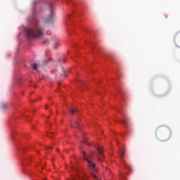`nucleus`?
I'll return each mask as SVG.
<instances>
[{
	"instance_id": "f257e3e1",
	"label": "nucleus",
	"mask_w": 180,
	"mask_h": 180,
	"mask_svg": "<svg viewBox=\"0 0 180 180\" xmlns=\"http://www.w3.org/2000/svg\"><path fill=\"white\" fill-rule=\"evenodd\" d=\"M28 22H30V23H34L32 27L25 29V33L28 39H37L44 34V29L40 26L37 18H36L34 15L30 17Z\"/></svg>"
},
{
	"instance_id": "f03ea898",
	"label": "nucleus",
	"mask_w": 180,
	"mask_h": 180,
	"mask_svg": "<svg viewBox=\"0 0 180 180\" xmlns=\"http://www.w3.org/2000/svg\"><path fill=\"white\" fill-rule=\"evenodd\" d=\"M172 133L169 129L159 127L156 129L155 136L160 141H167L171 139Z\"/></svg>"
},
{
	"instance_id": "7ed1b4c3",
	"label": "nucleus",
	"mask_w": 180,
	"mask_h": 180,
	"mask_svg": "<svg viewBox=\"0 0 180 180\" xmlns=\"http://www.w3.org/2000/svg\"><path fill=\"white\" fill-rule=\"evenodd\" d=\"M53 19H54V13L53 12V8H51V15L46 18L45 21L47 22H53Z\"/></svg>"
},
{
	"instance_id": "20e7f679",
	"label": "nucleus",
	"mask_w": 180,
	"mask_h": 180,
	"mask_svg": "<svg viewBox=\"0 0 180 180\" xmlns=\"http://www.w3.org/2000/svg\"><path fill=\"white\" fill-rule=\"evenodd\" d=\"M77 179L79 180H86L88 179V176L85 175L84 173H81L77 176Z\"/></svg>"
},
{
	"instance_id": "39448f33",
	"label": "nucleus",
	"mask_w": 180,
	"mask_h": 180,
	"mask_svg": "<svg viewBox=\"0 0 180 180\" xmlns=\"http://www.w3.org/2000/svg\"><path fill=\"white\" fill-rule=\"evenodd\" d=\"M97 153L98 154H99V155H103V150L102 149V148H97Z\"/></svg>"
},
{
	"instance_id": "423d86ee",
	"label": "nucleus",
	"mask_w": 180,
	"mask_h": 180,
	"mask_svg": "<svg viewBox=\"0 0 180 180\" xmlns=\"http://www.w3.org/2000/svg\"><path fill=\"white\" fill-rule=\"evenodd\" d=\"M68 110L69 112H70L71 115H75L78 112V110L75 108H73V109L69 108Z\"/></svg>"
},
{
	"instance_id": "0eeeda50",
	"label": "nucleus",
	"mask_w": 180,
	"mask_h": 180,
	"mask_svg": "<svg viewBox=\"0 0 180 180\" xmlns=\"http://www.w3.org/2000/svg\"><path fill=\"white\" fill-rule=\"evenodd\" d=\"M124 150H122L120 153V157L121 158V160H123V158L124 157Z\"/></svg>"
},
{
	"instance_id": "6e6552de",
	"label": "nucleus",
	"mask_w": 180,
	"mask_h": 180,
	"mask_svg": "<svg viewBox=\"0 0 180 180\" xmlns=\"http://www.w3.org/2000/svg\"><path fill=\"white\" fill-rule=\"evenodd\" d=\"M32 67L33 70H37V67H39V64L34 63V64H32Z\"/></svg>"
},
{
	"instance_id": "1a4fd4ad",
	"label": "nucleus",
	"mask_w": 180,
	"mask_h": 180,
	"mask_svg": "<svg viewBox=\"0 0 180 180\" xmlns=\"http://www.w3.org/2000/svg\"><path fill=\"white\" fill-rule=\"evenodd\" d=\"M8 108V104L4 103L1 105V109H6Z\"/></svg>"
},
{
	"instance_id": "9d476101",
	"label": "nucleus",
	"mask_w": 180,
	"mask_h": 180,
	"mask_svg": "<svg viewBox=\"0 0 180 180\" xmlns=\"http://www.w3.org/2000/svg\"><path fill=\"white\" fill-rule=\"evenodd\" d=\"M174 43L177 47H180V41H176V40L174 39Z\"/></svg>"
},
{
	"instance_id": "9b49d317",
	"label": "nucleus",
	"mask_w": 180,
	"mask_h": 180,
	"mask_svg": "<svg viewBox=\"0 0 180 180\" xmlns=\"http://www.w3.org/2000/svg\"><path fill=\"white\" fill-rule=\"evenodd\" d=\"M46 150H47L48 153H50V150H53V148L51 147H47Z\"/></svg>"
},
{
	"instance_id": "f8f14e48",
	"label": "nucleus",
	"mask_w": 180,
	"mask_h": 180,
	"mask_svg": "<svg viewBox=\"0 0 180 180\" xmlns=\"http://www.w3.org/2000/svg\"><path fill=\"white\" fill-rule=\"evenodd\" d=\"M78 126H79V122H76L75 127H77L78 128Z\"/></svg>"
},
{
	"instance_id": "ddd939ff",
	"label": "nucleus",
	"mask_w": 180,
	"mask_h": 180,
	"mask_svg": "<svg viewBox=\"0 0 180 180\" xmlns=\"http://www.w3.org/2000/svg\"><path fill=\"white\" fill-rule=\"evenodd\" d=\"M58 46H60V44H58V42H56V43L55 44V46H54L55 49H57Z\"/></svg>"
},
{
	"instance_id": "4468645a",
	"label": "nucleus",
	"mask_w": 180,
	"mask_h": 180,
	"mask_svg": "<svg viewBox=\"0 0 180 180\" xmlns=\"http://www.w3.org/2000/svg\"><path fill=\"white\" fill-rule=\"evenodd\" d=\"M98 160H100V161H103V160L102 159V157L98 156Z\"/></svg>"
},
{
	"instance_id": "2eb2a0df",
	"label": "nucleus",
	"mask_w": 180,
	"mask_h": 180,
	"mask_svg": "<svg viewBox=\"0 0 180 180\" xmlns=\"http://www.w3.org/2000/svg\"><path fill=\"white\" fill-rule=\"evenodd\" d=\"M122 123L124 124H127V122H126V120H124V121H122Z\"/></svg>"
},
{
	"instance_id": "dca6fc26",
	"label": "nucleus",
	"mask_w": 180,
	"mask_h": 180,
	"mask_svg": "<svg viewBox=\"0 0 180 180\" xmlns=\"http://www.w3.org/2000/svg\"><path fill=\"white\" fill-rule=\"evenodd\" d=\"M48 137H51V134H49Z\"/></svg>"
},
{
	"instance_id": "f3484780",
	"label": "nucleus",
	"mask_w": 180,
	"mask_h": 180,
	"mask_svg": "<svg viewBox=\"0 0 180 180\" xmlns=\"http://www.w3.org/2000/svg\"><path fill=\"white\" fill-rule=\"evenodd\" d=\"M94 152H91V155H94Z\"/></svg>"
},
{
	"instance_id": "a211bd4d",
	"label": "nucleus",
	"mask_w": 180,
	"mask_h": 180,
	"mask_svg": "<svg viewBox=\"0 0 180 180\" xmlns=\"http://www.w3.org/2000/svg\"><path fill=\"white\" fill-rule=\"evenodd\" d=\"M82 143H86L85 141H83Z\"/></svg>"
}]
</instances>
